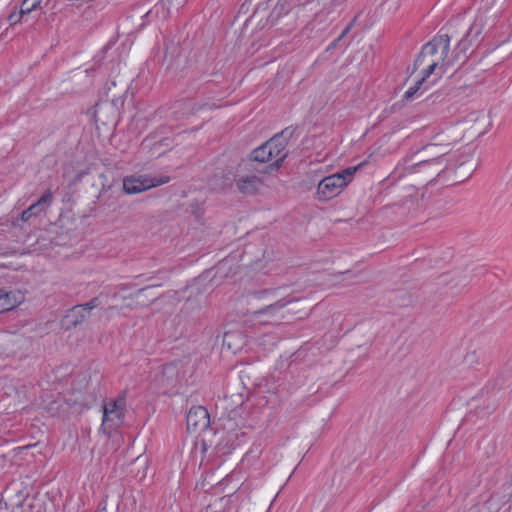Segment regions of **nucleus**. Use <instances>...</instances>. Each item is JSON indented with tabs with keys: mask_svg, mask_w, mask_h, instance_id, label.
<instances>
[{
	"mask_svg": "<svg viewBox=\"0 0 512 512\" xmlns=\"http://www.w3.org/2000/svg\"><path fill=\"white\" fill-rule=\"evenodd\" d=\"M292 134L293 131H290L289 128L282 130L259 147L253 149L248 157L241 162H252L256 168L265 174L277 172L288 156L289 152L286 147L288 138Z\"/></svg>",
	"mask_w": 512,
	"mask_h": 512,
	"instance_id": "nucleus-1",
	"label": "nucleus"
},
{
	"mask_svg": "<svg viewBox=\"0 0 512 512\" xmlns=\"http://www.w3.org/2000/svg\"><path fill=\"white\" fill-rule=\"evenodd\" d=\"M452 36L441 29L432 40L426 43L414 62V67L424 66L423 72L429 77L436 70L439 74L445 73L446 69L453 65L450 53V41Z\"/></svg>",
	"mask_w": 512,
	"mask_h": 512,
	"instance_id": "nucleus-2",
	"label": "nucleus"
},
{
	"mask_svg": "<svg viewBox=\"0 0 512 512\" xmlns=\"http://www.w3.org/2000/svg\"><path fill=\"white\" fill-rule=\"evenodd\" d=\"M264 172L252 162H240L234 176L237 191L244 196H255L265 187Z\"/></svg>",
	"mask_w": 512,
	"mask_h": 512,
	"instance_id": "nucleus-3",
	"label": "nucleus"
},
{
	"mask_svg": "<svg viewBox=\"0 0 512 512\" xmlns=\"http://www.w3.org/2000/svg\"><path fill=\"white\" fill-rule=\"evenodd\" d=\"M357 167H348L339 173L323 178L317 187V197L320 201H328L337 195L351 182Z\"/></svg>",
	"mask_w": 512,
	"mask_h": 512,
	"instance_id": "nucleus-4",
	"label": "nucleus"
},
{
	"mask_svg": "<svg viewBox=\"0 0 512 512\" xmlns=\"http://www.w3.org/2000/svg\"><path fill=\"white\" fill-rule=\"evenodd\" d=\"M170 181L169 176L151 177L148 175H130L123 179V190L126 194H138L158 187Z\"/></svg>",
	"mask_w": 512,
	"mask_h": 512,
	"instance_id": "nucleus-5",
	"label": "nucleus"
},
{
	"mask_svg": "<svg viewBox=\"0 0 512 512\" xmlns=\"http://www.w3.org/2000/svg\"><path fill=\"white\" fill-rule=\"evenodd\" d=\"M125 411V395L109 400L104 404L102 425H107L110 429L120 427L124 423Z\"/></svg>",
	"mask_w": 512,
	"mask_h": 512,
	"instance_id": "nucleus-6",
	"label": "nucleus"
},
{
	"mask_svg": "<svg viewBox=\"0 0 512 512\" xmlns=\"http://www.w3.org/2000/svg\"><path fill=\"white\" fill-rule=\"evenodd\" d=\"M187 428L193 432L204 430L210 424L209 414L203 406H193L187 414Z\"/></svg>",
	"mask_w": 512,
	"mask_h": 512,
	"instance_id": "nucleus-7",
	"label": "nucleus"
},
{
	"mask_svg": "<svg viewBox=\"0 0 512 512\" xmlns=\"http://www.w3.org/2000/svg\"><path fill=\"white\" fill-rule=\"evenodd\" d=\"M89 315L87 309L82 304H78L67 311L62 323L66 329H71L83 323Z\"/></svg>",
	"mask_w": 512,
	"mask_h": 512,
	"instance_id": "nucleus-8",
	"label": "nucleus"
},
{
	"mask_svg": "<svg viewBox=\"0 0 512 512\" xmlns=\"http://www.w3.org/2000/svg\"><path fill=\"white\" fill-rule=\"evenodd\" d=\"M23 296L20 292L0 290V313L14 309L22 302Z\"/></svg>",
	"mask_w": 512,
	"mask_h": 512,
	"instance_id": "nucleus-9",
	"label": "nucleus"
},
{
	"mask_svg": "<svg viewBox=\"0 0 512 512\" xmlns=\"http://www.w3.org/2000/svg\"><path fill=\"white\" fill-rule=\"evenodd\" d=\"M291 300L283 298L275 301L272 304L266 305L264 308L256 310L253 312L254 318H260L262 316H267L269 318H275L278 313L289 304Z\"/></svg>",
	"mask_w": 512,
	"mask_h": 512,
	"instance_id": "nucleus-10",
	"label": "nucleus"
},
{
	"mask_svg": "<svg viewBox=\"0 0 512 512\" xmlns=\"http://www.w3.org/2000/svg\"><path fill=\"white\" fill-rule=\"evenodd\" d=\"M53 194L50 189H47L42 196L33 204L28 207V212L33 214V217L38 216L44 212L52 203Z\"/></svg>",
	"mask_w": 512,
	"mask_h": 512,
	"instance_id": "nucleus-11",
	"label": "nucleus"
},
{
	"mask_svg": "<svg viewBox=\"0 0 512 512\" xmlns=\"http://www.w3.org/2000/svg\"><path fill=\"white\" fill-rule=\"evenodd\" d=\"M471 28L466 32V34L459 40L456 47L454 48L452 54L450 55L453 59V63L459 60L460 55H465L467 50L470 47V42L468 41V36L470 34Z\"/></svg>",
	"mask_w": 512,
	"mask_h": 512,
	"instance_id": "nucleus-12",
	"label": "nucleus"
},
{
	"mask_svg": "<svg viewBox=\"0 0 512 512\" xmlns=\"http://www.w3.org/2000/svg\"><path fill=\"white\" fill-rule=\"evenodd\" d=\"M444 154L441 153L440 155L432 158V159H422V160H419L418 162L410 165L408 168L410 170V172H414L416 168H424V167H427V166H434V165H439L440 164V160L442 158Z\"/></svg>",
	"mask_w": 512,
	"mask_h": 512,
	"instance_id": "nucleus-13",
	"label": "nucleus"
},
{
	"mask_svg": "<svg viewBox=\"0 0 512 512\" xmlns=\"http://www.w3.org/2000/svg\"><path fill=\"white\" fill-rule=\"evenodd\" d=\"M428 77L425 76V72H423V76L419 79L414 86L410 87L404 94L405 100H412L414 96L417 94L423 83L426 81Z\"/></svg>",
	"mask_w": 512,
	"mask_h": 512,
	"instance_id": "nucleus-14",
	"label": "nucleus"
},
{
	"mask_svg": "<svg viewBox=\"0 0 512 512\" xmlns=\"http://www.w3.org/2000/svg\"><path fill=\"white\" fill-rule=\"evenodd\" d=\"M42 0H24L21 4V14H29L40 7Z\"/></svg>",
	"mask_w": 512,
	"mask_h": 512,
	"instance_id": "nucleus-15",
	"label": "nucleus"
},
{
	"mask_svg": "<svg viewBox=\"0 0 512 512\" xmlns=\"http://www.w3.org/2000/svg\"><path fill=\"white\" fill-rule=\"evenodd\" d=\"M103 294L101 293L99 296L92 298L89 302L82 304L89 313L94 308H97L103 304Z\"/></svg>",
	"mask_w": 512,
	"mask_h": 512,
	"instance_id": "nucleus-16",
	"label": "nucleus"
},
{
	"mask_svg": "<svg viewBox=\"0 0 512 512\" xmlns=\"http://www.w3.org/2000/svg\"><path fill=\"white\" fill-rule=\"evenodd\" d=\"M23 16L24 14H21V10L19 12L13 11L9 14L7 20L10 23V25H15L18 22H20Z\"/></svg>",
	"mask_w": 512,
	"mask_h": 512,
	"instance_id": "nucleus-17",
	"label": "nucleus"
},
{
	"mask_svg": "<svg viewBox=\"0 0 512 512\" xmlns=\"http://www.w3.org/2000/svg\"><path fill=\"white\" fill-rule=\"evenodd\" d=\"M32 217H33V214L28 212V208L26 210H24L21 214V220L23 222L29 221Z\"/></svg>",
	"mask_w": 512,
	"mask_h": 512,
	"instance_id": "nucleus-18",
	"label": "nucleus"
},
{
	"mask_svg": "<svg viewBox=\"0 0 512 512\" xmlns=\"http://www.w3.org/2000/svg\"><path fill=\"white\" fill-rule=\"evenodd\" d=\"M271 291L270 290H262V291H257V292H254L253 295L258 298V299H261L263 298L266 294H269Z\"/></svg>",
	"mask_w": 512,
	"mask_h": 512,
	"instance_id": "nucleus-19",
	"label": "nucleus"
},
{
	"mask_svg": "<svg viewBox=\"0 0 512 512\" xmlns=\"http://www.w3.org/2000/svg\"><path fill=\"white\" fill-rule=\"evenodd\" d=\"M113 310H118V307H117V306H109V307L107 308V312H111V311H113Z\"/></svg>",
	"mask_w": 512,
	"mask_h": 512,
	"instance_id": "nucleus-20",
	"label": "nucleus"
},
{
	"mask_svg": "<svg viewBox=\"0 0 512 512\" xmlns=\"http://www.w3.org/2000/svg\"><path fill=\"white\" fill-rule=\"evenodd\" d=\"M348 31H349V26H348V27H346V28L344 29V31H343V32H342V34L340 35L339 39H340V38H342L345 34H347V33H348Z\"/></svg>",
	"mask_w": 512,
	"mask_h": 512,
	"instance_id": "nucleus-21",
	"label": "nucleus"
},
{
	"mask_svg": "<svg viewBox=\"0 0 512 512\" xmlns=\"http://www.w3.org/2000/svg\"><path fill=\"white\" fill-rule=\"evenodd\" d=\"M348 31H349V26H348V27H346V28L344 29V31H343V32H342V34L340 35L339 39H340V38H342L345 34H347V33H348Z\"/></svg>",
	"mask_w": 512,
	"mask_h": 512,
	"instance_id": "nucleus-22",
	"label": "nucleus"
},
{
	"mask_svg": "<svg viewBox=\"0 0 512 512\" xmlns=\"http://www.w3.org/2000/svg\"><path fill=\"white\" fill-rule=\"evenodd\" d=\"M147 288H141L137 291V294H141L142 292H144Z\"/></svg>",
	"mask_w": 512,
	"mask_h": 512,
	"instance_id": "nucleus-23",
	"label": "nucleus"
},
{
	"mask_svg": "<svg viewBox=\"0 0 512 512\" xmlns=\"http://www.w3.org/2000/svg\"><path fill=\"white\" fill-rule=\"evenodd\" d=\"M428 148H429V149H437V148H438V146H437V145H430V146H428Z\"/></svg>",
	"mask_w": 512,
	"mask_h": 512,
	"instance_id": "nucleus-24",
	"label": "nucleus"
}]
</instances>
